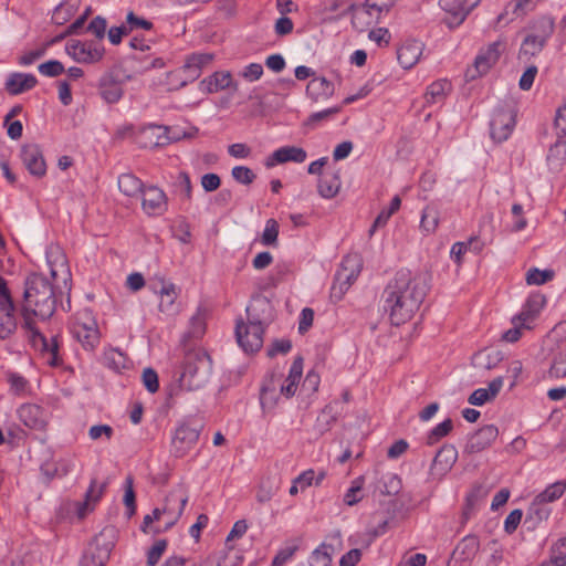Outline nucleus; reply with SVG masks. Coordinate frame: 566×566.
<instances>
[{
	"mask_svg": "<svg viewBox=\"0 0 566 566\" xmlns=\"http://www.w3.org/2000/svg\"><path fill=\"white\" fill-rule=\"evenodd\" d=\"M340 185L337 172H325L318 179V193L325 199H332L338 193Z\"/></svg>",
	"mask_w": 566,
	"mask_h": 566,
	"instance_id": "32",
	"label": "nucleus"
},
{
	"mask_svg": "<svg viewBox=\"0 0 566 566\" xmlns=\"http://www.w3.org/2000/svg\"><path fill=\"white\" fill-rule=\"evenodd\" d=\"M103 361L107 368L118 373L123 369L128 368L129 364L127 357L122 352L114 348H111L104 353Z\"/></svg>",
	"mask_w": 566,
	"mask_h": 566,
	"instance_id": "41",
	"label": "nucleus"
},
{
	"mask_svg": "<svg viewBox=\"0 0 566 566\" xmlns=\"http://www.w3.org/2000/svg\"><path fill=\"white\" fill-rule=\"evenodd\" d=\"M98 93L107 104L117 103L123 96L122 84L112 75H104L98 82Z\"/></svg>",
	"mask_w": 566,
	"mask_h": 566,
	"instance_id": "27",
	"label": "nucleus"
},
{
	"mask_svg": "<svg viewBox=\"0 0 566 566\" xmlns=\"http://www.w3.org/2000/svg\"><path fill=\"white\" fill-rule=\"evenodd\" d=\"M332 551V545L322 543L312 552L308 558L310 566H331Z\"/></svg>",
	"mask_w": 566,
	"mask_h": 566,
	"instance_id": "46",
	"label": "nucleus"
},
{
	"mask_svg": "<svg viewBox=\"0 0 566 566\" xmlns=\"http://www.w3.org/2000/svg\"><path fill=\"white\" fill-rule=\"evenodd\" d=\"M188 499V493L186 492V490H184V488L174 489L170 492V501H175L176 506H164L163 509H160L161 516H167L165 530H168L176 524V522L182 515Z\"/></svg>",
	"mask_w": 566,
	"mask_h": 566,
	"instance_id": "20",
	"label": "nucleus"
},
{
	"mask_svg": "<svg viewBox=\"0 0 566 566\" xmlns=\"http://www.w3.org/2000/svg\"><path fill=\"white\" fill-rule=\"evenodd\" d=\"M402 488L401 479L396 473L382 474L376 484V490L382 495H396Z\"/></svg>",
	"mask_w": 566,
	"mask_h": 566,
	"instance_id": "37",
	"label": "nucleus"
},
{
	"mask_svg": "<svg viewBox=\"0 0 566 566\" xmlns=\"http://www.w3.org/2000/svg\"><path fill=\"white\" fill-rule=\"evenodd\" d=\"M50 273L54 280H66L70 275L66 258L59 247L51 248L46 253Z\"/></svg>",
	"mask_w": 566,
	"mask_h": 566,
	"instance_id": "26",
	"label": "nucleus"
},
{
	"mask_svg": "<svg viewBox=\"0 0 566 566\" xmlns=\"http://www.w3.org/2000/svg\"><path fill=\"white\" fill-rule=\"evenodd\" d=\"M548 377L553 379L566 377V354L564 352H558L554 355Z\"/></svg>",
	"mask_w": 566,
	"mask_h": 566,
	"instance_id": "52",
	"label": "nucleus"
},
{
	"mask_svg": "<svg viewBox=\"0 0 566 566\" xmlns=\"http://www.w3.org/2000/svg\"><path fill=\"white\" fill-rule=\"evenodd\" d=\"M38 83L33 74L12 73L6 81V90L11 95H18L33 88Z\"/></svg>",
	"mask_w": 566,
	"mask_h": 566,
	"instance_id": "29",
	"label": "nucleus"
},
{
	"mask_svg": "<svg viewBox=\"0 0 566 566\" xmlns=\"http://www.w3.org/2000/svg\"><path fill=\"white\" fill-rule=\"evenodd\" d=\"M56 307L52 283L42 274L32 273L27 276L23 292V328L35 349L48 355L51 366L60 364L57 336L45 337L34 325L32 316L42 321L50 318Z\"/></svg>",
	"mask_w": 566,
	"mask_h": 566,
	"instance_id": "1",
	"label": "nucleus"
},
{
	"mask_svg": "<svg viewBox=\"0 0 566 566\" xmlns=\"http://www.w3.org/2000/svg\"><path fill=\"white\" fill-rule=\"evenodd\" d=\"M361 271V260L357 254L347 255L340 264V269L335 274L332 286V296L340 300L344 293L357 280Z\"/></svg>",
	"mask_w": 566,
	"mask_h": 566,
	"instance_id": "9",
	"label": "nucleus"
},
{
	"mask_svg": "<svg viewBox=\"0 0 566 566\" xmlns=\"http://www.w3.org/2000/svg\"><path fill=\"white\" fill-rule=\"evenodd\" d=\"M439 218H440V213H439L438 208L434 206H427L422 210L420 228L426 233L434 232L439 226Z\"/></svg>",
	"mask_w": 566,
	"mask_h": 566,
	"instance_id": "45",
	"label": "nucleus"
},
{
	"mask_svg": "<svg viewBox=\"0 0 566 566\" xmlns=\"http://www.w3.org/2000/svg\"><path fill=\"white\" fill-rule=\"evenodd\" d=\"M479 2L480 0H439L440 8L447 14L444 23L450 29L458 28Z\"/></svg>",
	"mask_w": 566,
	"mask_h": 566,
	"instance_id": "11",
	"label": "nucleus"
},
{
	"mask_svg": "<svg viewBox=\"0 0 566 566\" xmlns=\"http://www.w3.org/2000/svg\"><path fill=\"white\" fill-rule=\"evenodd\" d=\"M334 92V84L323 76L313 77L306 86V94L314 103L327 101Z\"/></svg>",
	"mask_w": 566,
	"mask_h": 566,
	"instance_id": "25",
	"label": "nucleus"
},
{
	"mask_svg": "<svg viewBox=\"0 0 566 566\" xmlns=\"http://www.w3.org/2000/svg\"><path fill=\"white\" fill-rule=\"evenodd\" d=\"M556 135L560 137L566 136V103L559 106L556 111V116L554 120Z\"/></svg>",
	"mask_w": 566,
	"mask_h": 566,
	"instance_id": "64",
	"label": "nucleus"
},
{
	"mask_svg": "<svg viewBox=\"0 0 566 566\" xmlns=\"http://www.w3.org/2000/svg\"><path fill=\"white\" fill-rule=\"evenodd\" d=\"M125 27L128 33H130L137 29L150 30L153 28V23L142 17H137L133 11H129L126 15Z\"/></svg>",
	"mask_w": 566,
	"mask_h": 566,
	"instance_id": "61",
	"label": "nucleus"
},
{
	"mask_svg": "<svg viewBox=\"0 0 566 566\" xmlns=\"http://www.w3.org/2000/svg\"><path fill=\"white\" fill-rule=\"evenodd\" d=\"M159 296L158 310L168 315H176L179 311L176 300L179 295V289L172 282L161 281L160 287L156 290Z\"/></svg>",
	"mask_w": 566,
	"mask_h": 566,
	"instance_id": "19",
	"label": "nucleus"
},
{
	"mask_svg": "<svg viewBox=\"0 0 566 566\" xmlns=\"http://www.w3.org/2000/svg\"><path fill=\"white\" fill-rule=\"evenodd\" d=\"M211 373L210 357L202 350H189L184 358L180 385L188 390L203 387Z\"/></svg>",
	"mask_w": 566,
	"mask_h": 566,
	"instance_id": "4",
	"label": "nucleus"
},
{
	"mask_svg": "<svg viewBox=\"0 0 566 566\" xmlns=\"http://www.w3.org/2000/svg\"><path fill=\"white\" fill-rule=\"evenodd\" d=\"M39 72L46 77H55L64 73V65L57 60L46 61L38 66Z\"/></svg>",
	"mask_w": 566,
	"mask_h": 566,
	"instance_id": "58",
	"label": "nucleus"
},
{
	"mask_svg": "<svg viewBox=\"0 0 566 566\" xmlns=\"http://www.w3.org/2000/svg\"><path fill=\"white\" fill-rule=\"evenodd\" d=\"M80 0H64L53 11L52 21L62 25L66 23L78 10Z\"/></svg>",
	"mask_w": 566,
	"mask_h": 566,
	"instance_id": "36",
	"label": "nucleus"
},
{
	"mask_svg": "<svg viewBox=\"0 0 566 566\" xmlns=\"http://www.w3.org/2000/svg\"><path fill=\"white\" fill-rule=\"evenodd\" d=\"M213 60L210 53H192L186 57L184 70L192 78L200 75L202 67L208 65Z\"/></svg>",
	"mask_w": 566,
	"mask_h": 566,
	"instance_id": "33",
	"label": "nucleus"
},
{
	"mask_svg": "<svg viewBox=\"0 0 566 566\" xmlns=\"http://www.w3.org/2000/svg\"><path fill=\"white\" fill-rule=\"evenodd\" d=\"M170 128L163 125L149 124L138 134V143L144 148H153L176 142L178 137L169 135Z\"/></svg>",
	"mask_w": 566,
	"mask_h": 566,
	"instance_id": "12",
	"label": "nucleus"
},
{
	"mask_svg": "<svg viewBox=\"0 0 566 566\" xmlns=\"http://www.w3.org/2000/svg\"><path fill=\"white\" fill-rule=\"evenodd\" d=\"M307 158L306 151L297 146H283L274 150L265 160V166L272 168L279 164L289 161L304 163Z\"/></svg>",
	"mask_w": 566,
	"mask_h": 566,
	"instance_id": "18",
	"label": "nucleus"
},
{
	"mask_svg": "<svg viewBox=\"0 0 566 566\" xmlns=\"http://www.w3.org/2000/svg\"><path fill=\"white\" fill-rule=\"evenodd\" d=\"M118 189L127 197H134L143 190V182L133 174H122L117 180Z\"/></svg>",
	"mask_w": 566,
	"mask_h": 566,
	"instance_id": "40",
	"label": "nucleus"
},
{
	"mask_svg": "<svg viewBox=\"0 0 566 566\" xmlns=\"http://www.w3.org/2000/svg\"><path fill=\"white\" fill-rule=\"evenodd\" d=\"M552 513L549 505L542 503L538 499L534 497L527 510V518L536 523L546 521Z\"/></svg>",
	"mask_w": 566,
	"mask_h": 566,
	"instance_id": "47",
	"label": "nucleus"
},
{
	"mask_svg": "<svg viewBox=\"0 0 566 566\" xmlns=\"http://www.w3.org/2000/svg\"><path fill=\"white\" fill-rule=\"evenodd\" d=\"M458 459V451L451 444H444L436 454L432 465L431 474L434 476H443L451 470Z\"/></svg>",
	"mask_w": 566,
	"mask_h": 566,
	"instance_id": "21",
	"label": "nucleus"
},
{
	"mask_svg": "<svg viewBox=\"0 0 566 566\" xmlns=\"http://www.w3.org/2000/svg\"><path fill=\"white\" fill-rule=\"evenodd\" d=\"M20 156L24 167L32 176L41 178L46 174V164L39 145H23Z\"/></svg>",
	"mask_w": 566,
	"mask_h": 566,
	"instance_id": "15",
	"label": "nucleus"
},
{
	"mask_svg": "<svg viewBox=\"0 0 566 566\" xmlns=\"http://www.w3.org/2000/svg\"><path fill=\"white\" fill-rule=\"evenodd\" d=\"M65 51L75 62L86 64L99 62L105 54L103 44L97 41H71Z\"/></svg>",
	"mask_w": 566,
	"mask_h": 566,
	"instance_id": "10",
	"label": "nucleus"
},
{
	"mask_svg": "<svg viewBox=\"0 0 566 566\" xmlns=\"http://www.w3.org/2000/svg\"><path fill=\"white\" fill-rule=\"evenodd\" d=\"M245 313L248 323H237L235 336L245 353H255L263 345L265 326L273 319V305L268 297L255 295L248 304Z\"/></svg>",
	"mask_w": 566,
	"mask_h": 566,
	"instance_id": "3",
	"label": "nucleus"
},
{
	"mask_svg": "<svg viewBox=\"0 0 566 566\" xmlns=\"http://www.w3.org/2000/svg\"><path fill=\"white\" fill-rule=\"evenodd\" d=\"M342 108H343L342 105H337V106H333V107H329V108H326V109H323L319 112H315L308 116V118L306 120V125L315 126L323 120H328L334 115L338 114L342 111Z\"/></svg>",
	"mask_w": 566,
	"mask_h": 566,
	"instance_id": "57",
	"label": "nucleus"
},
{
	"mask_svg": "<svg viewBox=\"0 0 566 566\" xmlns=\"http://www.w3.org/2000/svg\"><path fill=\"white\" fill-rule=\"evenodd\" d=\"M554 19L547 15H543L532 21V23L528 27V34H531L532 36H536V39L541 40L546 44L548 39L554 33Z\"/></svg>",
	"mask_w": 566,
	"mask_h": 566,
	"instance_id": "30",
	"label": "nucleus"
},
{
	"mask_svg": "<svg viewBox=\"0 0 566 566\" xmlns=\"http://www.w3.org/2000/svg\"><path fill=\"white\" fill-rule=\"evenodd\" d=\"M297 548V545H287L280 548L272 559V566H283L293 557Z\"/></svg>",
	"mask_w": 566,
	"mask_h": 566,
	"instance_id": "63",
	"label": "nucleus"
},
{
	"mask_svg": "<svg viewBox=\"0 0 566 566\" xmlns=\"http://www.w3.org/2000/svg\"><path fill=\"white\" fill-rule=\"evenodd\" d=\"M499 429L494 424H486L475 431L469 439L467 449L472 452H480L489 448L497 438Z\"/></svg>",
	"mask_w": 566,
	"mask_h": 566,
	"instance_id": "22",
	"label": "nucleus"
},
{
	"mask_svg": "<svg viewBox=\"0 0 566 566\" xmlns=\"http://www.w3.org/2000/svg\"><path fill=\"white\" fill-rule=\"evenodd\" d=\"M336 403L337 402H331L326 405L321 411V413L317 416L314 424V430L318 434H324L325 432H327L333 426V423L337 420V412L335 410Z\"/></svg>",
	"mask_w": 566,
	"mask_h": 566,
	"instance_id": "35",
	"label": "nucleus"
},
{
	"mask_svg": "<svg viewBox=\"0 0 566 566\" xmlns=\"http://www.w3.org/2000/svg\"><path fill=\"white\" fill-rule=\"evenodd\" d=\"M394 0H365L361 14L366 15V24L379 23L394 7Z\"/></svg>",
	"mask_w": 566,
	"mask_h": 566,
	"instance_id": "23",
	"label": "nucleus"
},
{
	"mask_svg": "<svg viewBox=\"0 0 566 566\" xmlns=\"http://www.w3.org/2000/svg\"><path fill=\"white\" fill-rule=\"evenodd\" d=\"M566 160L565 137L557 136L556 142L549 147L547 163L553 169H558Z\"/></svg>",
	"mask_w": 566,
	"mask_h": 566,
	"instance_id": "38",
	"label": "nucleus"
},
{
	"mask_svg": "<svg viewBox=\"0 0 566 566\" xmlns=\"http://www.w3.org/2000/svg\"><path fill=\"white\" fill-rule=\"evenodd\" d=\"M451 90V84L447 80H438L431 83L424 93L426 105L441 103Z\"/></svg>",
	"mask_w": 566,
	"mask_h": 566,
	"instance_id": "34",
	"label": "nucleus"
},
{
	"mask_svg": "<svg viewBox=\"0 0 566 566\" xmlns=\"http://www.w3.org/2000/svg\"><path fill=\"white\" fill-rule=\"evenodd\" d=\"M480 549V541L475 535L463 537L453 551V555L462 560H472Z\"/></svg>",
	"mask_w": 566,
	"mask_h": 566,
	"instance_id": "31",
	"label": "nucleus"
},
{
	"mask_svg": "<svg viewBox=\"0 0 566 566\" xmlns=\"http://www.w3.org/2000/svg\"><path fill=\"white\" fill-rule=\"evenodd\" d=\"M232 178L242 185H250L255 179V174L247 166H235L231 170Z\"/></svg>",
	"mask_w": 566,
	"mask_h": 566,
	"instance_id": "60",
	"label": "nucleus"
},
{
	"mask_svg": "<svg viewBox=\"0 0 566 566\" xmlns=\"http://www.w3.org/2000/svg\"><path fill=\"white\" fill-rule=\"evenodd\" d=\"M551 560L556 566H566V537L553 545Z\"/></svg>",
	"mask_w": 566,
	"mask_h": 566,
	"instance_id": "59",
	"label": "nucleus"
},
{
	"mask_svg": "<svg viewBox=\"0 0 566 566\" xmlns=\"http://www.w3.org/2000/svg\"><path fill=\"white\" fill-rule=\"evenodd\" d=\"M303 375V359L302 357H296L289 370V375L285 378L284 382L281 385L280 392L286 398H291L295 395L297 385Z\"/></svg>",
	"mask_w": 566,
	"mask_h": 566,
	"instance_id": "28",
	"label": "nucleus"
},
{
	"mask_svg": "<svg viewBox=\"0 0 566 566\" xmlns=\"http://www.w3.org/2000/svg\"><path fill=\"white\" fill-rule=\"evenodd\" d=\"M142 206L149 216H161L167 210V198L158 187H147L143 190Z\"/></svg>",
	"mask_w": 566,
	"mask_h": 566,
	"instance_id": "17",
	"label": "nucleus"
},
{
	"mask_svg": "<svg viewBox=\"0 0 566 566\" xmlns=\"http://www.w3.org/2000/svg\"><path fill=\"white\" fill-rule=\"evenodd\" d=\"M429 284L424 274L398 271L382 292L384 307L391 324L399 326L412 318L422 304Z\"/></svg>",
	"mask_w": 566,
	"mask_h": 566,
	"instance_id": "2",
	"label": "nucleus"
},
{
	"mask_svg": "<svg viewBox=\"0 0 566 566\" xmlns=\"http://www.w3.org/2000/svg\"><path fill=\"white\" fill-rule=\"evenodd\" d=\"M424 43L417 39H407L397 49V59L405 70L412 69L420 60Z\"/></svg>",
	"mask_w": 566,
	"mask_h": 566,
	"instance_id": "16",
	"label": "nucleus"
},
{
	"mask_svg": "<svg viewBox=\"0 0 566 566\" xmlns=\"http://www.w3.org/2000/svg\"><path fill=\"white\" fill-rule=\"evenodd\" d=\"M566 491V481H556L549 484L544 491L538 493L535 497L542 503L549 505L557 501Z\"/></svg>",
	"mask_w": 566,
	"mask_h": 566,
	"instance_id": "44",
	"label": "nucleus"
},
{
	"mask_svg": "<svg viewBox=\"0 0 566 566\" xmlns=\"http://www.w3.org/2000/svg\"><path fill=\"white\" fill-rule=\"evenodd\" d=\"M364 485V478L359 476L352 482L350 488L344 494V502L348 506L357 504L361 500V489Z\"/></svg>",
	"mask_w": 566,
	"mask_h": 566,
	"instance_id": "53",
	"label": "nucleus"
},
{
	"mask_svg": "<svg viewBox=\"0 0 566 566\" xmlns=\"http://www.w3.org/2000/svg\"><path fill=\"white\" fill-rule=\"evenodd\" d=\"M546 304V297L544 294L536 292L528 295L527 300L522 306L521 312L514 316L515 322L522 324L524 329H531L533 323L538 317L539 313Z\"/></svg>",
	"mask_w": 566,
	"mask_h": 566,
	"instance_id": "13",
	"label": "nucleus"
},
{
	"mask_svg": "<svg viewBox=\"0 0 566 566\" xmlns=\"http://www.w3.org/2000/svg\"><path fill=\"white\" fill-rule=\"evenodd\" d=\"M555 277V272L552 269L541 270L538 268H531L526 273V283L528 285H543Z\"/></svg>",
	"mask_w": 566,
	"mask_h": 566,
	"instance_id": "48",
	"label": "nucleus"
},
{
	"mask_svg": "<svg viewBox=\"0 0 566 566\" xmlns=\"http://www.w3.org/2000/svg\"><path fill=\"white\" fill-rule=\"evenodd\" d=\"M209 93L223 91L232 86V75L230 72H214L211 76L202 81Z\"/></svg>",
	"mask_w": 566,
	"mask_h": 566,
	"instance_id": "39",
	"label": "nucleus"
},
{
	"mask_svg": "<svg viewBox=\"0 0 566 566\" xmlns=\"http://www.w3.org/2000/svg\"><path fill=\"white\" fill-rule=\"evenodd\" d=\"M167 548V541H157L147 552V566H155Z\"/></svg>",
	"mask_w": 566,
	"mask_h": 566,
	"instance_id": "62",
	"label": "nucleus"
},
{
	"mask_svg": "<svg viewBox=\"0 0 566 566\" xmlns=\"http://www.w3.org/2000/svg\"><path fill=\"white\" fill-rule=\"evenodd\" d=\"M501 360L500 353L480 352L473 356V365L476 368L492 369Z\"/></svg>",
	"mask_w": 566,
	"mask_h": 566,
	"instance_id": "50",
	"label": "nucleus"
},
{
	"mask_svg": "<svg viewBox=\"0 0 566 566\" xmlns=\"http://www.w3.org/2000/svg\"><path fill=\"white\" fill-rule=\"evenodd\" d=\"M177 191L181 200L189 202L192 195V185L187 172H180L176 181Z\"/></svg>",
	"mask_w": 566,
	"mask_h": 566,
	"instance_id": "56",
	"label": "nucleus"
},
{
	"mask_svg": "<svg viewBox=\"0 0 566 566\" xmlns=\"http://www.w3.org/2000/svg\"><path fill=\"white\" fill-rule=\"evenodd\" d=\"M452 430V420L446 419L438 423L427 436V443L432 446L446 437Z\"/></svg>",
	"mask_w": 566,
	"mask_h": 566,
	"instance_id": "54",
	"label": "nucleus"
},
{
	"mask_svg": "<svg viewBox=\"0 0 566 566\" xmlns=\"http://www.w3.org/2000/svg\"><path fill=\"white\" fill-rule=\"evenodd\" d=\"M546 44L542 42L541 40L536 39V36H532L531 34H527L520 48L518 51V59H526L533 57L542 52Z\"/></svg>",
	"mask_w": 566,
	"mask_h": 566,
	"instance_id": "42",
	"label": "nucleus"
},
{
	"mask_svg": "<svg viewBox=\"0 0 566 566\" xmlns=\"http://www.w3.org/2000/svg\"><path fill=\"white\" fill-rule=\"evenodd\" d=\"M516 125L514 107L504 104L494 108L490 119V136L495 143H503L512 135Z\"/></svg>",
	"mask_w": 566,
	"mask_h": 566,
	"instance_id": "7",
	"label": "nucleus"
},
{
	"mask_svg": "<svg viewBox=\"0 0 566 566\" xmlns=\"http://www.w3.org/2000/svg\"><path fill=\"white\" fill-rule=\"evenodd\" d=\"M201 423L193 418L178 422L171 436V452L176 458L185 457L197 443Z\"/></svg>",
	"mask_w": 566,
	"mask_h": 566,
	"instance_id": "6",
	"label": "nucleus"
},
{
	"mask_svg": "<svg viewBox=\"0 0 566 566\" xmlns=\"http://www.w3.org/2000/svg\"><path fill=\"white\" fill-rule=\"evenodd\" d=\"M111 548L108 546L99 547L98 544L92 545L88 553L84 556V563L87 566H105L109 558Z\"/></svg>",
	"mask_w": 566,
	"mask_h": 566,
	"instance_id": "43",
	"label": "nucleus"
},
{
	"mask_svg": "<svg viewBox=\"0 0 566 566\" xmlns=\"http://www.w3.org/2000/svg\"><path fill=\"white\" fill-rule=\"evenodd\" d=\"M347 0H324L321 4L322 12L329 18H339L346 14Z\"/></svg>",
	"mask_w": 566,
	"mask_h": 566,
	"instance_id": "51",
	"label": "nucleus"
},
{
	"mask_svg": "<svg viewBox=\"0 0 566 566\" xmlns=\"http://www.w3.org/2000/svg\"><path fill=\"white\" fill-rule=\"evenodd\" d=\"M71 333L85 350H94L99 344L98 326L91 310L85 308L75 314Z\"/></svg>",
	"mask_w": 566,
	"mask_h": 566,
	"instance_id": "5",
	"label": "nucleus"
},
{
	"mask_svg": "<svg viewBox=\"0 0 566 566\" xmlns=\"http://www.w3.org/2000/svg\"><path fill=\"white\" fill-rule=\"evenodd\" d=\"M18 327L14 302H0V339H8Z\"/></svg>",
	"mask_w": 566,
	"mask_h": 566,
	"instance_id": "24",
	"label": "nucleus"
},
{
	"mask_svg": "<svg viewBox=\"0 0 566 566\" xmlns=\"http://www.w3.org/2000/svg\"><path fill=\"white\" fill-rule=\"evenodd\" d=\"M10 385V391L17 396H24L30 391L29 381L18 373H9L7 376Z\"/></svg>",
	"mask_w": 566,
	"mask_h": 566,
	"instance_id": "49",
	"label": "nucleus"
},
{
	"mask_svg": "<svg viewBox=\"0 0 566 566\" xmlns=\"http://www.w3.org/2000/svg\"><path fill=\"white\" fill-rule=\"evenodd\" d=\"M279 223L275 219H269L261 237V242L264 245H275L277 243Z\"/></svg>",
	"mask_w": 566,
	"mask_h": 566,
	"instance_id": "55",
	"label": "nucleus"
},
{
	"mask_svg": "<svg viewBox=\"0 0 566 566\" xmlns=\"http://www.w3.org/2000/svg\"><path fill=\"white\" fill-rule=\"evenodd\" d=\"M505 49L506 40L503 38L482 48L474 59L473 66L468 69L467 77L474 80L486 74L497 63Z\"/></svg>",
	"mask_w": 566,
	"mask_h": 566,
	"instance_id": "8",
	"label": "nucleus"
},
{
	"mask_svg": "<svg viewBox=\"0 0 566 566\" xmlns=\"http://www.w3.org/2000/svg\"><path fill=\"white\" fill-rule=\"evenodd\" d=\"M21 422L34 430H44L49 423V412L39 405L23 403L17 410Z\"/></svg>",
	"mask_w": 566,
	"mask_h": 566,
	"instance_id": "14",
	"label": "nucleus"
}]
</instances>
